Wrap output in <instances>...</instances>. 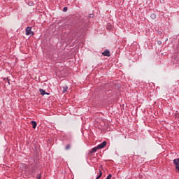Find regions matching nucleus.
Instances as JSON below:
<instances>
[{
	"instance_id": "10",
	"label": "nucleus",
	"mask_w": 179,
	"mask_h": 179,
	"mask_svg": "<svg viewBox=\"0 0 179 179\" xmlns=\"http://www.w3.org/2000/svg\"><path fill=\"white\" fill-rule=\"evenodd\" d=\"M150 17H151V19L155 20V19H156V14H155V13L151 14Z\"/></svg>"
},
{
	"instance_id": "5",
	"label": "nucleus",
	"mask_w": 179,
	"mask_h": 179,
	"mask_svg": "<svg viewBox=\"0 0 179 179\" xmlns=\"http://www.w3.org/2000/svg\"><path fill=\"white\" fill-rule=\"evenodd\" d=\"M31 124L34 129H36V128H37V122H36V121H34V120L31 121Z\"/></svg>"
},
{
	"instance_id": "17",
	"label": "nucleus",
	"mask_w": 179,
	"mask_h": 179,
	"mask_svg": "<svg viewBox=\"0 0 179 179\" xmlns=\"http://www.w3.org/2000/svg\"><path fill=\"white\" fill-rule=\"evenodd\" d=\"M158 43V44L160 45V44H162V41H158L157 42Z\"/></svg>"
},
{
	"instance_id": "11",
	"label": "nucleus",
	"mask_w": 179,
	"mask_h": 179,
	"mask_svg": "<svg viewBox=\"0 0 179 179\" xmlns=\"http://www.w3.org/2000/svg\"><path fill=\"white\" fill-rule=\"evenodd\" d=\"M69 149H71V145L68 144V145L66 146V150H69Z\"/></svg>"
},
{
	"instance_id": "15",
	"label": "nucleus",
	"mask_w": 179,
	"mask_h": 179,
	"mask_svg": "<svg viewBox=\"0 0 179 179\" xmlns=\"http://www.w3.org/2000/svg\"><path fill=\"white\" fill-rule=\"evenodd\" d=\"M111 177H112L111 174H109V175L107 176L106 179H111Z\"/></svg>"
},
{
	"instance_id": "6",
	"label": "nucleus",
	"mask_w": 179,
	"mask_h": 179,
	"mask_svg": "<svg viewBox=\"0 0 179 179\" xmlns=\"http://www.w3.org/2000/svg\"><path fill=\"white\" fill-rule=\"evenodd\" d=\"M97 150H99V147L96 146L91 150L90 153H96L97 152Z\"/></svg>"
},
{
	"instance_id": "8",
	"label": "nucleus",
	"mask_w": 179,
	"mask_h": 179,
	"mask_svg": "<svg viewBox=\"0 0 179 179\" xmlns=\"http://www.w3.org/2000/svg\"><path fill=\"white\" fill-rule=\"evenodd\" d=\"M39 92H40V93H41V94L42 96H44V95L45 94V90H43V89H40V90H39Z\"/></svg>"
},
{
	"instance_id": "4",
	"label": "nucleus",
	"mask_w": 179,
	"mask_h": 179,
	"mask_svg": "<svg viewBox=\"0 0 179 179\" xmlns=\"http://www.w3.org/2000/svg\"><path fill=\"white\" fill-rule=\"evenodd\" d=\"M102 55H104V57H110V50H106L104 52H102Z\"/></svg>"
},
{
	"instance_id": "2",
	"label": "nucleus",
	"mask_w": 179,
	"mask_h": 179,
	"mask_svg": "<svg viewBox=\"0 0 179 179\" xmlns=\"http://www.w3.org/2000/svg\"><path fill=\"white\" fill-rule=\"evenodd\" d=\"M27 36H33L34 32L31 31V27H27L25 29Z\"/></svg>"
},
{
	"instance_id": "14",
	"label": "nucleus",
	"mask_w": 179,
	"mask_h": 179,
	"mask_svg": "<svg viewBox=\"0 0 179 179\" xmlns=\"http://www.w3.org/2000/svg\"><path fill=\"white\" fill-rule=\"evenodd\" d=\"M176 169L178 170V173H179V165L176 166Z\"/></svg>"
},
{
	"instance_id": "7",
	"label": "nucleus",
	"mask_w": 179,
	"mask_h": 179,
	"mask_svg": "<svg viewBox=\"0 0 179 179\" xmlns=\"http://www.w3.org/2000/svg\"><path fill=\"white\" fill-rule=\"evenodd\" d=\"M67 91H68V87L66 85L64 86L62 93H66Z\"/></svg>"
},
{
	"instance_id": "20",
	"label": "nucleus",
	"mask_w": 179,
	"mask_h": 179,
	"mask_svg": "<svg viewBox=\"0 0 179 179\" xmlns=\"http://www.w3.org/2000/svg\"><path fill=\"white\" fill-rule=\"evenodd\" d=\"M8 83H9V80H8Z\"/></svg>"
},
{
	"instance_id": "19",
	"label": "nucleus",
	"mask_w": 179,
	"mask_h": 179,
	"mask_svg": "<svg viewBox=\"0 0 179 179\" xmlns=\"http://www.w3.org/2000/svg\"><path fill=\"white\" fill-rule=\"evenodd\" d=\"M177 115H178V117H179V114H176V117H177Z\"/></svg>"
},
{
	"instance_id": "12",
	"label": "nucleus",
	"mask_w": 179,
	"mask_h": 179,
	"mask_svg": "<svg viewBox=\"0 0 179 179\" xmlns=\"http://www.w3.org/2000/svg\"><path fill=\"white\" fill-rule=\"evenodd\" d=\"M111 29H113V25H109L107 27L108 30H111Z\"/></svg>"
},
{
	"instance_id": "18",
	"label": "nucleus",
	"mask_w": 179,
	"mask_h": 179,
	"mask_svg": "<svg viewBox=\"0 0 179 179\" xmlns=\"http://www.w3.org/2000/svg\"><path fill=\"white\" fill-rule=\"evenodd\" d=\"M45 94H47L48 96V95H50V93L45 92Z\"/></svg>"
},
{
	"instance_id": "3",
	"label": "nucleus",
	"mask_w": 179,
	"mask_h": 179,
	"mask_svg": "<svg viewBox=\"0 0 179 179\" xmlns=\"http://www.w3.org/2000/svg\"><path fill=\"white\" fill-rule=\"evenodd\" d=\"M106 145H107V141H103L101 144H99L97 146L99 149H103Z\"/></svg>"
},
{
	"instance_id": "16",
	"label": "nucleus",
	"mask_w": 179,
	"mask_h": 179,
	"mask_svg": "<svg viewBox=\"0 0 179 179\" xmlns=\"http://www.w3.org/2000/svg\"><path fill=\"white\" fill-rule=\"evenodd\" d=\"M36 179H41V175L38 176Z\"/></svg>"
},
{
	"instance_id": "1",
	"label": "nucleus",
	"mask_w": 179,
	"mask_h": 179,
	"mask_svg": "<svg viewBox=\"0 0 179 179\" xmlns=\"http://www.w3.org/2000/svg\"><path fill=\"white\" fill-rule=\"evenodd\" d=\"M22 167L25 170L27 177H29V176H33V174H34V169L33 168H29L27 164H23Z\"/></svg>"
},
{
	"instance_id": "13",
	"label": "nucleus",
	"mask_w": 179,
	"mask_h": 179,
	"mask_svg": "<svg viewBox=\"0 0 179 179\" xmlns=\"http://www.w3.org/2000/svg\"><path fill=\"white\" fill-rule=\"evenodd\" d=\"M68 10V7H64L63 8V12H66Z\"/></svg>"
},
{
	"instance_id": "9",
	"label": "nucleus",
	"mask_w": 179,
	"mask_h": 179,
	"mask_svg": "<svg viewBox=\"0 0 179 179\" xmlns=\"http://www.w3.org/2000/svg\"><path fill=\"white\" fill-rule=\"evenodd\" d=\"M99 175L96 177V179L101 178V176H103V172H101V170H99Z\"/></svg>"
}]
</instances>
